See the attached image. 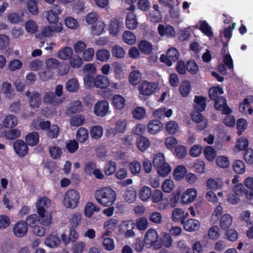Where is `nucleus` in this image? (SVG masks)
<instances>
[{
    "instance_id": "nucleus-1",
    "label": "nucleus",
    "mask_w": 253,
    "mask_h": 253,
    "mask_svg": "<svg viewBox=\"0 0 253 253\" xmlns=\"http://www.w3.org/2000/svg\"><path fill=\"white\" fill-rule=\"evenodd\" d=\"M95 198L99 204L104 206H110L115 201L116 194L112 188L106 187L96 190Z\"/></svg>"
},
{
    "instance_id": "nucleus-2",
    "label": "nucleus",
    "mask_w": 253,
    "mask_h": 253,
    "mask_svg": "<svg viewBox=\"0 0 253 253\" xmlns=\"http://www.w3.org/2000/svg\"><path fill=\"white\" fill-rule=\"evenodd\" d=\"M80 198V194L77 191L69 190L64 196L63 205L66 208L73 209L78 206Z\"/></svg>"
},
{
    "instance_id": "nucleus-3",
    "label": "nucleus",
    "mask_w": 253,
    "mask_h": 253,
    "mask_svg": "<svg viewBox=\"0 0 253 253\" xmlns=\"http://www.w3.org/2000/svg\"><path fill=\"white\" fill-rule=\"evenodd\" d=\"M144 241L147 248L153 247L155 249H159L161 247L158 233L155 229H149L147 230L144 236Z\"/></svg>"
},
{
    "instance_id": "nucleus-4",
    "label": "nucleus",
    "mask_w": 253,
    "mask_h": 253,
    "mask_svg": "<svg viewBox=\"0 0 253 253\" xmlns=\"http://www.w3.org/2000/svg\"><path fill=\"white\" fill-rule=\"evenodd\" d=\"M63 29V25L61 23L47 25L42 28L41 34L43 37L50 38L54 36L55 34L62 32Z\"/></svg>"
},
{
    "instance_id": "nucleus-5",
    "label": "nucleus",
    "mask_w": 253,
    "mask_h": 253,
    "mask_svg": "<svg viewBox=\"0 0 253 253\" xmlns=\"http://www.w3.org/2000/svg\"><path fill=\"white\" fill-rule=\"evenodd\" d=\"M134 226L135 223L131 220L124 221L120 225L119 230L126 238L133 237L135 236V233L133 231Z\"/></svg>"
},
{
    "instance_id": "nucleus-6",
    "label": "nucleus",
    "mask_w": 253,
    "mask_h": 253,
    "mask_svg": "<svg viewBox=\"0 0 253 253\" xmlns=\"http://www.w3.org/2000/svg\"><path fill=\"white\" fill-rule=\"evenodd\" d=\"M197 196V191L194 188L187 189L181 196L180 203L188 204L194 201Z\"/></svg>"
},
{
    "instance_id": "nucleus-7",
    "label": "nucleus",
    "mask_w": 253,
    "mask_h": 253,
    "mask_svg": "<svg viewBox=\"0 0 253 253\" xmlns=\"http://www.w3.org/2000/svg\"><path fill=\"white\" fill-rule=\"evenodd\" d=\"M129 10H130V11L126 15V25L127 28L133 30L137 27L138 23L137 20L136 15L134 13V6L133 5L130 6Z\"/></svg>"
},
{
    "instance_id": "nucleus-8",
    "label": "nucleus",
    "mask_w": 253,
    "mask_h": 253,
    "mask_svg": "<svg viewBox=\"0 0 253 253\" xmlns=\"http://www.w3.org/2000/svg\"><path fill=\"white\" fill-rule=\"evenodd\" d=\"M123 27L124 23L123 20L115 18L112 19L109 24V33L113 37H117L120 33Z\"/></svg>"
},
{
    "instance_id": "nucleus-9",
    "label": "nucleus",
    "mask_w": 253,
    "mask_h": 253,
    "mask_svg": "<svg viewBox=\"0 0 253 253\" xmlns=\"http://www.w3.org/2000/svg\"><path fill=\"white\" fill-rule=\"evenodd\" d=\"M61 11L60 6L55 5L51 10L45 12V18L50 23L54 24L59 23V22H58V15L61 13Z\"/></svg>"
},
{
    "instance_id": "nucleus-10",
    "label": "nucleus",
    "mask_w": 253,
    "mask_h": 253,
    "mask_svg": "<svg viewBox=\"0 0 253 253\" xmlns=\"http://www.w3.org/2000/svg\"><path fill=\"white\" fill-rule=\"evenodd\" d=\"M157 87V84L144 81L140 85L139 91L140 94L143 95L149 96L155 91Z\"/></svg>"
},
{
    "instance_id": "nucleus-11",
    "label": "nucleus",
    "mask_w": 253,
    "mask_h": 253,
    "mask_svg": "<svg viewBox=\"0 0 253 253\" xmlns=\"http://www.w3.org/2000/svg\"><path fill=\"white\" fill-rule=\"evenodd\" d=\"M109 103L105 100L98 101L94 106V112L98 116L103 117L108 112Z\"/></svg>"
},
{
    "instance_id": "nucleus-12",
    "label": "nucleus",
    "mask_w": 253,
    "mask_h": 253,
    "mask_svg": "<svg viewBox=\"0 0 253 253\" xmlns=\"http://www.w3.org/2000/svg\"><path fill=\"white\" fill-rule=\"evenodd\" d=\"M65 100V97H57L54 93L48 92L44 94L43 97V101L46 104H52L54 106L59 105Z\"/></svg>"
},
{
    "instance_id": "nucleus-13",
    "label": "nucleus",
    "mask_w": 253,
    "mask_h": 253,
    "mask_svg": "<svg viewBox=\"0 0 253 253\" xmlns=\"http://www.w3.org/2000/svg\"><path fill=\"white\" fill-rule=\"evenodd\" d=\"M51 204V200L47 197L44 196L39 198L36 204L37 212L42 213V211H47L46 210L50 207Z\"/></svg>"
},
{
    "instance_id": "nucleus-14",
    "label": "nucleus",
    "mask_w": 253,
    "mask_h": 253,
    "mask_svg": "<svg viewBox=\"0 0 253 253\" xmlns=\"http://www.w3.org/2000/svg\"><path fill=\"white\" fill-rule=\"evenodd\" d=\"M28 231V226L26 222L21 221L17 223L13 228L14 234L17 237L25 236Z\"/></svg>"
},
{
    "instance_id": "nucleus-15",
    "label": "nucleus",
    "mask_w": 253,
    "mask_h": 253,
    "mask_svg": "<svg viewBox=\"0 0 253 253\" xmlns=\"http://www.w3.org/2000/svg\"><path fill=\"white\" fill-rule=\"evenodd\" d=\"M118 220L115 218H111L106 221L103 224L105 232L103 233V237L108 236L115 231L118 226Z\"/></svg>"
},
{
    "instance_id": "nucleus-16",
    "label": "nucleus",
    "mask_w": 253,
    "mask_h": 253,
    "mask_svg": "<svg viewBox=\"0 0 253 253\" xmlns=\"http://www.w3.org/2000/svg\"><path fill=\"white\" fill-rule=\"evenodd\" d=\"M191 119L198 124V128L200 130H203L207 126L208 120L198 112H194L192 114Z\"/></svg>"
},
{
    "instance_id": "nucleus-17",
    "label": "nucleus",
    "mask_w": 253,
    "mask_h": 253,
    "mask_svg": "<svg viewBox=\"0 0 253 253\" xmlns=\"http://www.w3.org/2000/svg\"><path fill=\"white\" fill-rule=\"evenodd\" d=\"M13 148L16 154L20 157L25 156L28 152V146L23 141L20 139L16 140L13 144Z\"/></svg>"
},
{
    "instance_id": "nucleus-18",
    "label": "nucleus",
    "mask_w": 253,
    "mask_h": 253,
    "mask_svg": "<svg viewBox=\"0 0 253 253\" xmlns=\"http://www.w3.org/2000/svg\"><path fill=\"white\" fill-rule=\"evenodd\" d=\"M107 25L103 21H98L90 28L91 34L93 36H100L106 32Z\"/></svg>"
},
{
    "instance_id": "nucleus-19",
    "label": "nucleus",
    "mask_w": 253,
    "mask_h": 253,
    "mask_svg": "<svg viewBox=\"0 0 253 253\" xmlns=\"http://www.w3.org/2000/svg\"><path fill=\"white\" fill-rule=\"evenodd\" d=\"M39 215V222L40 224L44 226H49L52 221V212L51 211H42V213L38 212Z\"/></svg>"
},
{
    "instance_id": "nucleus-20",
    "label": "nucleus",
    "mask_w": 253,
    "mask_h": 253,
    "mask_svg": "<svg viewBox=\"0 0 253 253\" xmlns=\"http://www.w3.org/2000/svg\"><path fill=\"white\" fill-rule=\"evenodd\" d=\"M214 107L216 110L221 111L224 114L228 115L231 112V109L227 105L226 100L223 97L218 98L215 101Z\"/></svg>"
},
{
    "instance_id": "nucleus-21",
    "label": "nucleus",
    "mask_w": 253,
    "mask_h": 253,
    "mask_svg": "<svg viewBox=\"0 0 253 253\" xmlns=\"http://www.w3.org/2000/svg\"><path fill=\"white\" fill-rule=\"evenodd\" d=\"M148 131L152 134H156L163 128V125L158 120L150 121L147 126Z\"/></svg>"
},
{
    "instance_id": "nucleus-22",
    "label": "nucleus",
    "mask_w": 253,
    "mask_h": 253,
    "mask_svg": "<svg viewBox=\"0 0 253 253\" xmlns=\"http://www.w3.org/2000/svg\"><path fill=\"white\" fill-rule=\"evenodd\" d=\"M252 103H253V97L252 96H249L247 98H245L243 102L240 105L239 110L240 112L244 114L248 113L251 115L253 112V109L250 106V104Z\"/></svg>"
},
{
    "instance_id": "nucleus-23",
    "label": "nucleus",
    "mask_w": 253,
    "mask_h": 253,
    "mask_svg": "<svg viewBox=\"0 0 253 253\" xmlns=\"http://www.w3.org/2000/svg\"><path fill=\"white\" fill-rule=\"evenodd\" d=\"M158 30L159 34L161 36H166L168 37H173L175 36V31L173 28L170 25L165 26L164 25H159Z\"/></svg>"
},
{
    "instance_id": "nucleus-24",
    "label": "nucleus",
    "mask_w": 253,
    "mask_h": 253,
    "mask_svg": "<svg viewBox=\"0 0 253 253\" xmlns=\"http://www.w3.org/2000/svg\"><path fill=\"white\" fill-rule=\"evenodd\" d=\"M18 122V118L16 116L9 114L4 117L2 124L5 127L12 128L17 125Z\"/></svg>"
},
{
    "instance_id": "nucleus-25",
    "label": "nucleus",
    "mask_w": 253,
    "mask_h": 253,
    "mask_svg": "<svg viewBox=\"0 0 253 253\" xmlns=\"http://www.w3.org/2000/svg\"><path fill=\"white\" fill-rule=\"evenodd\" d=\"M73 54V49L70 47L65 46L58 51L57 57L62 60H67L71 58Z\"/></svg>"
},
{
    "instance_id": "nucleus-26",
    "label": "nucleus",
    "mask_w": 253,
    "mask_h": 253,
    "mask_svg": "<svg viewBox=\"0 0 253 253\" xmlns=\"http://www.w3.org/2000/svg\"><path fill=\"white\" fill-rule=\"evenodd\" d=\"M1 92L5 95L6 99H12L15 93L12 89L11 84L7 82H3L1 84Z\"/></svg>"
},
{
    "instance_id": "nucleus-27",
    "label": "nucleus",
    "mask_w": 253,
    "mask_h": 253,
    "mask_svg": "<svg viewBox=\"0 0 253 253\" xmlns=\"http://www.w3.org/2000/svg\"><path fill=\"white\" fill-rule=\"evenodd\" d=\"M95 86L98 88H105L109 85L108 78L102 75H97L95 78Z\"/></svg>"
},
{
    "instance_id": "nucleus-28",
    "label": "nucleus",
    "mask_w": 253,
    "mask_h": 253,
    "mask_svg": "<svg viewBox=\"0 0 253 253\" xmlns=\"http://www.w3.org/2000/svg\"><path fill=\"white\" fill-rule=\"evenodd\" d=\"M31 92L27 91L25 95L27 97H30L29 103L32 107H38L41 104V99L39 94L36 91H33L31 95Z\"/></svg>"
},
{
    "instance_id": "nucleus-29",
    "label": "nucleus",
    "mask_w": 253,
    "mask_h": 253,
    "mask_svg": "<svg viewBox=\"0 0 253 253\" xmlns=\"http://www.w3.org/2000/svg\"><path fill=\"white\" fill-rule=\"evenodd\" d=\"M188 216V212H185L182 209H175L172 213V220L175 222H182Z\"/></svg>"
},
{
    "instance_id": "nucleus-30",
    "label": "nucleus",
    "mask_w": 253,
    "mask_h": 253,
    "mask_svg": "<svg viewBox=\"0 0 253 253\" xmlns=\"http://www.w3.org/2000/svg\"><path fill=\"white\" fill-rule=\"evenodd\" d=\"M200 223L198 220L195 219H189L184 223L185 230L192 232L199 229Z\"/></svg>"
},
{
    "instance_id": "nucleus-31",
    "label": "nucleus",
    "mask_w": 253,
    "mask_h": 253,
    "mask_svg": "<svg viewBox=\"0 0 253 253\" xmlns=\"http://www.w3.org/2000/svg\"><path fill=\"white\" fill-rule=\"evenodd\" d=\"M80 87L79 81L76 78L69 79L65 84V88L69 92H76Z\"/></svg>"
},
{
    "instance_id": "nucleus-32",
    "label": "nucleus",
    "mask_w": 253,
    "mask_h": 253,
    "mask_svg": "<svg viewBox=\"0 0 253 253\" xmlns=\"http://www.w3.org/2000/svg\"><path fill=\"white\" fill-rule=\"evenodd\" d=\"M248 146V140L244 137H241L237 140L236 144L233 150L235 153H238L240 151H244L246 150Z\"/></svg>"
},
{
    "instance_id": "nucleus-33",
    "label": "nucleus",
    "mask_w": 253,
    "mask_h": 253,
    "mask_svg": "<svg viewBox=\"0 0 253 253\" xmlns=\"http://www.w3.org/2000/svg\"><path fill=\"white\" fill-rule=\"evenodd\" d=\"M60 240L59 238L53 235H50L46 237L44 241V244L49 248H54L57 247L60 244Z\"/></svg>"
},
{
    "instance_id": "nucleus-34",
    "label": "nucleus",
    "mask_w": 253,
    "mask_h": 253,
    "mask_svg": "<svg viewBox=\"0 0 253 253\" xmlns=\"http://www.w3.org/2000/svg\"><path fill=\"white\" fill-rule=\"evenodd\" d=\"M151 189L147 186H143L139 190L138 197L142 201H147L151 197Z\"/></svg>"
},
{
    "instance_id": "nucleus-35",
    "label": "nucleus",
    "mask_w": 253,
    "mask_h": 253,
    "mask_svg": "<svg viewBox=\"0 0 253 253\" xmlns=\"http://www.w3.org/2000/svg\"><path fill=\"white\" fill-rule=\"evenodd\" d=\"M206 97L203 96H196L194 100V108L198 111H204L206 106Z\"/></svg>"
},
{
    "instance_id": "nucleus-36",
    "label": "nucleus",
    "mask_w": 253,
    "mask_h": 253,
    "mask_svg": "<svg viewBox=\"0 0 253 253\" xmlns=\"http://www.w3.org/2000/svg\"><path fill=\"white\" fill-rule=\"evenodd\" d=\"M232 223V217L229 214H224L220 218V226L222 230L228 229Z\"/></svg>"
},
{
    "instance_id": "nucleus-37",
    "label": "nucleus",
    "mask_w": 253,
    "mask_h": 253,
    "mask_svg": "<svg viewBox=\"0 0 253 253\" xmlns=\"http://www.w3.org/2000/svg\"><path fill=\"white\" fill-rule=\"evenodd\" d=\"M127 125L126 120L125 118H121L116 121V126L114 129L115 133H124L126 129Z\"/></svg>"
},
{
    "instance_id": "nucleus-38",
    "label": "nucleus",
    "mask_w": 253,
    "mask_h": 253,
    "mask_svg": "<svg viewBox=\"0 0 253 253\" xmlns=\"http://www.w3.org/2000/svg\"><path fill=\"white\" fill-rule=\"evenodd\" d=\"M110 56L111 54L109 51L105 48L99 49L96 52L97 60L102 62L107 61L110 59Z\"/></svg>"
},
{
    "instance_id": "nucleus-39",
    "label": "nucleus",
    "mask_w": 253,
    "mask_h": 253,
    "mask_svg": "<svg viewBox=\"0 0 253 253\" xmlns=\"http://www.w3.org/2000/svg\"><path fill=\"white\" fill-rule=\"evenodd\" d=\"M112 102L115 108L119 110H122L125 106V99L120 95H114L112 99Z\"/></svg>"
},
{
    "instance_id": "nucleus-40",
    "label": "nucleus",
    "mask_w": 253,
    "mask_h": 253,
    "mask_svg": "<svg viewBox=\"0 0 253 253\" xmlns=\"http://www.w3.org/2000/svg\"><path fill=\"white\" fill-rule=\"evenodd\" d=\"M223 93V91L221 87L216 86L211 87L209 90L210 97L211 100L215 101L218 98L221 97L219 95Z\"/></svg>"
},
{
    "instance_id": "nucleus-41",
    "label": "nucleus",
    "mask_w": 253,
    "mask_h": 253,
    "mask_svg": "<svg viewBox=\"0 0 253 253\" xmlns=\"http://www.w3.org/2000/svg\"><path fill=\"white\" fill-rule=\"evenodd\" d=\"M103 128L99 126H95L91 127L90 130V135L92 138L98 139L103 135Z\"/></svg>"
},
{
    "instance_id": "nucleus-42",
    "label": "nucleus",
    "mask_w": 253,
    "mask_h": 253,
    "mask_svg": "<svg viewBox=\"0 0 253 253\" xmlns=\"http://www.w3.org/2000/svg\"><path fill=\"white\" fill-rule=\"evenodd\" d=\"M234 171L238 174H243L246 171V166L242 160H237L233 164Z\"/></svg>"
},
{
    "instance_id": "nucleus-43",
    "label": "nucleus",
    "mask_w": 253,
    "mask_h": 253,
    "mask_svg": "<svg viewBox=\"0 0 253 253\" xmlns=\"http://www.w3.org/2000/svg\"><path fill=\"white\" fill-rule=\"evenodd\" d=\"M77 139L81 143L84 142L88 138V132L84 127H80L76 134Z\"/></svg>"
},
{
    "instance_id": "nucleus-44",
    "label": "nucleus",
    "mask_w": 253,
    "mask_h": 253,
    "mask_svg": "<svg viewBox=\"0 0 253 253\" xmlns=\"http://www.w3.org/2000/svg\"><path fill=\"white\" fill-rule=\"evenodd\" d=\"M191 84L187 81L183 82L179 86L180 93L182 96L183 97H186L188 95L191 91Z\"/></svg>"
},
{
    "instance_id": "nucleus-45",
    "label": "nucleus",
    "mask_w": 253,
    "mask_h": 253,
    "mask_svg": "<svg viewBox=\"0 0 253 253\" xmlns=\"http://www.w3.org/2000/svg\"><path fill=\"white\" fill-rule=\"evenodd\" d=\"M94 56V49L92 47L85 48L82 52V58L83 61L90 62L93 60Z\"/></svg>"
},
{
    "instance_id": "nucleus-46",
    "label": "nucleus",
    "mask_w": 253,
    "mask_h": 253,
    "mask_svg": "<svg viewBox=\"0 0 253 253\" xmlns=\"http://www.w3.org/2000/svg\"><path fill=\"white\" fill-rule=\"evenodd\" d=\"M139 49L143 53L150 54L152 50V45L146 41H142L138 43Z\"/></svg>"
},
{
    "instance_id": "nucleus-47",
    "label": "nucleus",
    "mask_w": 253,
    "mask_h": 253,
    "mask_svg": "<svg viewBox=\"0 0 253 253\" xmlns=\"http://www.w3.org/2000/svg\"><path fill=\"white\" fill-rule=\"evenodd\" d=\"M39 135L37 132H32L26 137V141L30 146H35L39 142Z\"/></svg>"
},
{
    "instance_id": "nucleus-48",
    "label": "nucleus",
    "mask_w": 253,
    "mask_h": 253,
    "mask_svg": "<svg viewBox=\"0 0 253 253\" xmlns=\"http://www.w3.org/2000/svg\"><path fill=\"white\" fill-rule=\"evenodd\" d=\"M223 185L222 181L219 179H209L207 181V186L209 189L216 190L220 188Z\"/></svg>"
},
{
    "instance_id": "nucleus-49",
    "label": "nucleus",
    "mask_w": 253,
    "mask_h": 253,
    "mask_svg": "<svg viewBox=\"0 0 253 253\" xmlns=\"http://www.w3.org/2000/svg\"><path fill=\"white\" fill-rule=\"evenodd\" d=\"M99 211V208H97L91 202L87 203L84 208V214L87 218L91 217L94 213V211Z\"/></svg>"
},
{
    "instance_id": "nucleus-50",
    "label": "nucleus",
    "mask_w": 253,
    "mask_h": 253,
    "mask_svg": "<svg viewBox=\"0 0 253 253\" xmlns=\"http://www.w3.org/2000/svg\"><path fill=\"white\" fill-rule=\"evenodd\" d=\"M199 24V29L205 35L209 37L213 36L211 28L206 21H201Z\"/></svg>"
},
{
    "instance_id": "nucleus-51",
    "label": "nucleus",
    "mask_w": 253,
    "mask_h": 253,
    "mask_svg": "<svg viewBox=\"0 0 253 253\" xmlns=\"http://www.w3.org/2000/svg\"><path fill=\"white\" fill-rule=\"evenodd\" d=\"M123 38L124 42L129 45L134 44L136 41L135 36L128 31H126L123 33Z\"/></svg>"
},
{
    "instance_id": "nucleus-52",
    "label": "nucleus",
    "mask_w": 253,
    "mask_h": 253,
    "mask_svg": "<svg viewBox=\"0 0 253 253\" xmlns=\"http://www.w3.org/2000/svg\"><path fill=\"white\" fill-rule=\"evenodd\" d=\"M186 172L187 170L184 166L182 165L178 166L174 170V177L176 180H179L184 177Z\"/></svg>"
},
{
    "instance_id": "nucleus-53",
    "label": "nucleus",
    "mask_w": 253,
    "mask_h": 253,
    "mask_svg": "<svg viewBox=\"0 0 253 253\" xmlns=\"http://www.w3.org/2000/svg\"><path fill=\"white\" fill-rule=\"evenodd\" d=\"M116 164L113 161L107 162L104 167V172L107 176L112 175L116 170Z\"/></svg>"
},
{
    "instance_id": "nucleus-54",
    "label": "nucleus",
    "mask_w": 253,
    "mask_h": 253,
    "mask_svg": "<svg viewBox=\"0 0 253 253\" xmlns=\"http://www.w3.org/2000/svg\"><path fill=\"white\" fill-rule=\"evenodd\" d=\"M46 68L49 70H55L61 66V63L57 59L49 58L45 61Z\"/></svg>"
},
{
    "instance_id": "nucleus-55",
    "label": "nucleus",
    "mask_w": 253,
    "mask_h": 253,
    "mask_svg": "<svg viewBox=\"0 0 253 253\" xmlns=\"http://www.w3.org/2000/svg\"><path fill=\"white\" fill-rule=\"evenodd\" d=\"M150 144L149 140L145 137H140L137 140V147L142 152L146 150L149 147Z\"/></svg>"
},
{
    "instance_id": "nucleus-56",
    "label": "nucleus",
    "mask_w": 253,
    "mask_h": 253,
    "mask_svg": "<svg viewBox=\"0 0 253 253\" xmlns=\"http://www.w3.org/2000/svg\"><path fill=\"white\" fill-rule=\"evenodd\" d=\"M81 110V102L79 101H76L70 104L67 110V113L68 114H75L80 112Z\"/></svg>"
},
{
    "instance_id": "nucleus-57",
    "label": "nucleus",
    "mask_w": 253,
    "mask_h": 253,
    "mask_svg": "<svg viewBox=\"0 0 253 253\" xmlns=\"http://www.w3.org/2000/svg\"><path fill=\"white\" fill-rule=\"evenodd\" d=\"M148 224L147 218L145 217H141L136 220L135 225L138 230L143 231L147 228Z\"/></svg>"
},
{
    "instance_id": "nucleus-58",
    "label": "nucleus",
    "mask_w": 253,
    "mask_h": 253,
    "mask_svg": "<svg viewBox=\"0 0 253 253\" xmlns=\"http://www.w3.org/2000/svg\"><path fill=\"white\" fill-rule=\"evenodd\" d=\"M102 238L103 239L102 245L105 250L111 251L115 249L114 241L112 238L107 237V236L103 237V235H102Z\"/></svg>"
},
{
    "instance_id": "nucleus-59",
    "label": "nucleus",
    "mask_w": 253,
    "mask_h": 253,
    "mask_svg": "<svg viewBox=\"0 0 253 253\" xmlns=\"http://www.w3.org/2000/svg\"><path fill=\"white\" fill-rule=\"evenodd\" d=\"M69 64L73 68H79L83 64L82 58L78 55L72 56L69 59Z\"/></svg>"
},
{
    "instance_id": "nucleus-60",
    "label": "nucleus",
    "mask_w": 253,
    "mask_h": 253,
    "mask_svg": "<svg viewBox=\"0 0 253 253\" xmlns=\"http://www.w3.org/2000/svg\"><path fill=\"white\" fill-rule=\"evenodd\" d=\"M113 67L116 79L117 80L122 79L124 77V73L122 64L118 62H115L113 64Z\"/></svg>"
},
{
    "instance_id": "nucleus-61",
    "label": "nucleus",
    "mask_w": 253,
    "mask_h": 253,
    "mask_svg": "<svg viewBox=\"0 0 253 253\" xmlns=\"http://www.w3.org/2000/svg\"><path fill=\"white\" fill-rule=\"evenodd\" d=\"M165 163H166L165 157L163 153H159L154 156L153 161L154 167L157 168Z\"/></svg>"
},
{
    "instance_id": "nucleus-62",
    "label": "nucleus",
    "mask_w": 253,
    "mask_h": 253,
    "mask_svg": "<svg viewBox=\"0 0 253 253\" xmlns=\"http://www.w3.org/2000/svg\"><path fill=\"white\" fill-rule=\"evenodd\" d=\"M174 187V182L169 179H166L162 184V190L167 193H170Z\"/></svg>"
},
{
    "instance_id": "nucleus-63",
    "label": "nucleus",
    "mask_w": 253,
    "mask_h": 253,
    "mask_svg": "<svg viewBox=\"0 0 253 253\" xmlns=\"http://www.w3.org/2000/svg\"><path fill=\"white\" fill-rule=\"evenodd\" d=\"M204 153L206 159L211 162L213 161L216 156V151L211 146L206 147L204 150Z\"/></svg>"
},
{
    "instance_id": "nucleus-64",
    "label": "nucleus",
    "mask_w": 253,
    "mask_h": 253,
    "mask_svg": "<svg viewBox=\"0 0 253 253\" xmlns=\"http://www.w3.org/2000/svg\"><path fill=\"white\" fill-rule=\"evenodd\" d=\"M208 236L211 240H217L220 237V229L216 226L214 225L211 227L208 232Z\"/></svg>"
}]
</instances>
